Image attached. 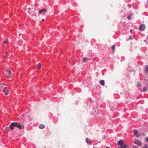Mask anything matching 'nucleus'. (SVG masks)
<instances>
[{"instance_id": "nucleus-1", "label": "nucleus", "mask_w": 148, "mask_h": 148, "mask_svg": "<svg viewBox=\"0 0 148 148\" xmlns=\"http://www.w3.org/2000/svg\"><path fill=\"white\" fill-rule=\"evenodd\" d=\"M117 144L119 146H120L118 148H129L128 145H126L122 140H119Z\"/></svg>"}, {"instance_id": "nucleus-2", "label": "nucleus", "mask_w": 148, "mask_h": 148, "mask_svg": "<svg viewBox=\"0 0 148 148\" xmlns=\"http://www.w3.org/2000/svg\"><path fill=\"white\" fill-rule=\"evenodd\" d=\"M15 126L18 128L20 129H23L24 128V126L23 124H21L18 122H15Z\"/></svg>"}, {"instance_id": "nucleus-3", "label": "nucleus", "mask_w": 148, "mask_h": 148, "mask_svg": "<svg viewBox=\"0 0 148 148\" xmlns=\"http://www.w3.org/2000/svg\"><path fill=\"white\" fill-rule=\"evenodd\" d=\"M11 73V72L10 70H6L5 76L8 78L10 77Z\"/></svg>"}, {"instance_id": "nucleus-4", "label": "nucleus", "mask_w": 148, "mask_h": 148, "mask_svg": "<svg viewBox=\"0 0 148 148\" xmlns=\"http://www.w3.org/2000/svg\"><path fill=\"white\" fill-rule=\"evenodd\" d=\"M134 134H135V136L137 138H138L140 135V134L138 132L137 130H134Z\"/></svg>"}, {"instance_id": "nucleus-5", "label": "nucleus", "mask_w": 148, "mask_h": 148, "mask_svg": "<svg viewBox=\"0 0 148 148\" xmlns=\"http://www.w3.org/2000/svg\"><path fill=\"white\" fill-rule=\"evenodd\" d=\"M134 143L135 144H137L139 146H141L142 145L141 143L138 140H137L136 141H134Z\"/></svg>"}, {"instance_id": "nucleus-6", "label": "nucleus", "mask_w": 148, "mask_h": 148, "mask_svg": "<svg viewBox=\"0 0 148 148\" xmlns=\"http://www.w3.org/2000/svg\"><path fill=\"white\" fill-rule=\"evenodd\" d=\"M15 127H16L15 122H13L10 125V130H12L14 129Z\"/></svg>"}, {"instance_id": "nucleus-7", "label": "nucleus", "mask_w": 148, "mask_h": 148, "mask_svg": "<svg viewBox=\"0 0 148 148\" xmlns=\"http://www.w3.org/2000/svg\"><path fill=\"white\" fill-rule=\"evenodd\" d=\"M3 92L4 93L5 95H7L8 93V91L6 87H5L3 90Z\"/></svg>"}, {"instance_id": "nucleus-8", "label": "nucleus", "mask_w": 148, "mask_h": 148, "mask_svg": "<svg viewBox=\"0 0 148 148\" xmlns=\"http://www.w3.org/2000/svg\"><path fill=\"white\" fill-rule=\"evenodd\" d=\"M47 11L46 9H43L42 10L39 11V14H41L42 13H45Z\"/></svg>"}, {"instance_id": "nucleus-9", "label": "nucleus", "mask_w": 148, "mask_h": 148, "mask_svg": "<svg viewBox=\"0 0 148 148\" xmlns=\"http://www.w3.org/2000/svg\"><path fill=\"white\" fill-rule=\"evenodd\" d=\"M140 30H143L145 28V26L144 25L142 24L140 25Z\"/></svg>"}, {"instance_id": "nucleus-10", "label": "nucleus", "mask_w": 148, "mask_h": 148, "mask_svg": "<svg viewBox=\"0 0 148 148\" xmlns=\"http://www.w3.org/2000/svg\"><path fill=\"white\" fill-rule=\"evenodd\" d=\"M37 68L38 70L40 69L41 68V64L38 63L37 66Z\"/></svg>"}, {"instance_id": "nucleus-11", "label": "nucleus", "mask_w": 148, "mask_h": 148, "mask_svg": "<svg viewBox=\"0 0 148 148\" xmlns=\"http://www.w3.org/2000/svg\"><path fill=\"white\" fill-rule=\"evenodd\" d=\"M39 128L41 129H43L45 128V125L43 124H41L39 126Z\"/></svg>"}, {"instance_id": "nucleus-12", "label": "nucleus", "mask_w": 148, "mask_h": 148, "mask_svg": "<svg viewBox=\"0 0 148 148\" xmlns=\"http://www.w3.org/2000/svg\"><path fill=\"white\" fill-rule=\"evenodd\" d=\"M145 68V72L146 73L148 72V66L147 65L146 66Z\"/></svg>"}, {"instance_id": "nucleus-13", "label": "nucleus", "mask_w": 148, "mask_h": 148, "mask_svg": "<svg viewBox=\"0 0 148 148\" xmlns=\"http://www.w3.org/2000/svg\"><path fill=\"white\" fill-rule=\"evenodd\" d=\"M5 131L6 132H8L10 131V129L8 127H7L5 128Z\"/></svg>"}, {"instance_id": "nucleus-14", "label": "nucleus", "mask_w": 148, "mask_h": 148, "mask_svg": "<svg viewBox=\"0 0 148 148\" xmlns=\"http://www.w3.org/2000/svg\"><path fill=\"white\" fill-rule=\"evenodd\" d=\"M100 83L102 86H104L105 84L104 81L103 80H102L100 81Z\"/></svg>"}, {"instance_id": "nucleus-15", "label": "nucleus", "mask_w": 148, "mask_h": 148, "mask_svg": "<svg viewBox=\"0 0 148 148\" xmlns=\"http://www.w3.org/2000/svg\"><path fill=\"white\" fill-rule=\"evenodd\" d=\"M86 141L88 143L90 144L92 143L91 141V140L88 141V139L87 138H86Z\"/></svg>"}, {"instance_id": "nucleus-16", "label": "nucleus", "mask_w": 148, "mask_h": 148, "mask_svg": "<svg viewBox=\"0 0 148 148\" xmlns=\"http://www.w3.org/2000/svg\"><path fill=\"white\" fill-rule=\"evenodd\" d=\"M115 45H113L112 46V48L113 50V52L114 53V50L115 48Z\"/></svg>"}, {"instance_id": "nucleus-17", "label": "nucleus", "mask_w": 148, "mask_h": 148, "mask_svg": "<svg viewBox=\"0 0 148 148\" xmlns=\"http://www.w3.org/2000/svg\"><path fill=\"white\" fill-rule=\"evenodd\" d=\"M87 60V58L86 57L83 58V61L84 62H86Z\"/></svg>"}, {"instance_id": "nucleus-18", "label": "nucleus", "mask_w": 148, "mask_h": 148, "mask_svg": "<svg viewBox=\"0 0 148 148\" xmlns=\"http://www.w3.org/2000/svg\"><path fill=\"white\" fill-rule=\"evenodd\" d=\"M147 90V88L146 87H145L143 89V91L144 92H146Z\"/></svg>"}, {"instance_id": "nucleus-19", "label": "nucleus", "mask_w": 148, "mask_h": 148, "mask_svg": "<svg viewBox=\"0 0 148 148\" xmlns=\"http://www.w3.org/2000/svg\"><path fill=\"white\" fill-rule=\"evenodd\" d=\"M7 55V53L5 52L4 54H3V56L4 58H5Z\"/></svg>"}, {"instance_id": "nucleus-20", "label": "nucleus", "mask_w": 148, "mask_h": 148, "mask_svg": "<svg viewBox=\"0 0 148 148\" xmlns=\"http://www.w3.org/2000/svg\"><path fill=\"white\" fill-rule=\"evenodd\" d=\"M147 145H145L144 147H142L141 148H148V147L147 146Z\"/></svg>"}, {"instance_id": "nucleus-21", "label": "nucleus", "mask_w": 148, "mask_h": 148, "mask_svg": "<svg viewBox=\"0 0 148 148\" xmlns=\"http://www.w3.org/2000/svg\"><path fill=\"white\" fill-rule=\"evenodd\" d=\"M127 18L130 20L131 19V16H128L127 17Z\"/></svg>"}, {"instance_id": "nucleus-22", "label": "nucleus", "mask_w": 148, "mask_h": 148, "mask_svg": "<svg viewBox=\"0 0 148 148\" xmlns=\"http://www.w3.org/2000/svg\"><path fill=\"white\" fill-rule=\"evenodd\" d=\"M145 140L148 142V137H147L145 139Z\"/></svg>"}, {"instance_id": "nucleus-23", "label": "nucleus", "mask_w": 148, "mask_h": 148, "mask_svg": "<svg viewBox=\"0 0 148 148\" xmlns=\"http://www.w3.org/2000/svg\"><path fill=\"white\" fill-rule=\"evenodd\" d=\"M133 148H138V147L137 146H133Z\"/></svg>"}, {"instance_id": "nucleus-24", "label": "nucleus", "mask_w": 148, "mask_h": 148, "mask_svg": "<svg viewBox=\"0 0 148 148\" xmlns=\"http://www.w3.org/2000/svg\"><path fill=\"white\" fill-rule=\"evenodd\" d=\"M7 42V41H5L3 42V43L4 44H6Z\"/></svg>"}, {"instance_id": "nucleus-25", "label": "nucleus", "mask_w": 148, "mask_h": 148, "mask_svg": "<svg viewBox=\"0 0 148 148\" xmlns=\"http://www.w3.org/2000/svg\"><path fill=\"white\" fill-rule=\"evenodd\" d=\"M129 38H130V39L131 40H132V38L131 37V36L130 35V36H129Z\"/></svg>"}, {"instance_id": "nucleus-26", "label": "nucleus", "mask_w": 148, "mask_h": 148, "mask_svg": "<svg viewBox=\"0 0 148 148\" xmlns=\"http://www.w3.org/2000/svg\"><path fill=\"white\" fill-rule=\"evenodd\" d=\"M27 8H28V10H31V8H30V7H28Z\"/></svg>"}, {"instance_id": "nucleus-27", "label": "nucleus", "mask_w": 148, "mask_h": 148, "mask_svg": "<svg viewBox=\"0 0 148 148\" xmlns=\"http://www.w3.org/2000/svg\"><path fill=\"white\" fill-rule=\"evenodd\" d=\"M138 85V87H139L140 86V84H139V85Z\"/></svg>"}, {"instance_id": "nucleus-28", "label": "nucleus", "mask_w": 148, "mask_h": 148, "mask_svg": "<svg viewBox=\"0 0 148 148\" xmlns=\"http://www.w3.org/2000/svg\"><path fill=\"white\" fill-rule=\"evenodd\" d=\"M132 15V14H130L129 15V16H131Z\"/></svg>"}, {"instance_id": "nucleus-29", "label": "nucleus", "mask_w": 148, "mask_h": 148, "mask_svg": "<svg viewBox=\"0 0 148 148\" xmlns=\"http://www.w3.org/2000/svg\"><path fill=\"white\" fill-rule=\"evenodd\" d=\"M106 148H110L109 147H107Z\"/></svg>"}, {"instance_id": "nucleus-30", "label": "nucleus", "mask_w": 148, "mask_h": 148, "mask_svg": "<svg viewBox=\"0 0 148 148\" xmlns=\"http://www.w3.org/2000/svg\"><path fill=\"white\" fill-rule=\"evenodd\" d=\"M130 32H132V30H130Z\"/></svg>"}, {"instance_id": "nucleus-31", "label": "nucleus", "mask_w": 148, "mask_h": 148, "mask_svg": "<svg viewBox=\"0 0 148 148\" xmlns=\"http://www.w3.org/2000/svg\"><path fill=\"white\" fill-rule=\"evenodd\" d=\"M44 19H43L42 20V21H44Z\"/></svg>"}, {"instance_id": "nucleus-32", "label": "nucleus", "mask_w": 148, "mask_h": 148, "mask_svg": "<svg viewBox=\"0 0 148 148\" xmlns=\"http://www.w3.org/2000/svg\"><path fill=\"white\" fill-rule=\"evenodd\" d=\"M5 83H3V85H5Z\"/></svg>"}]
</instances>
